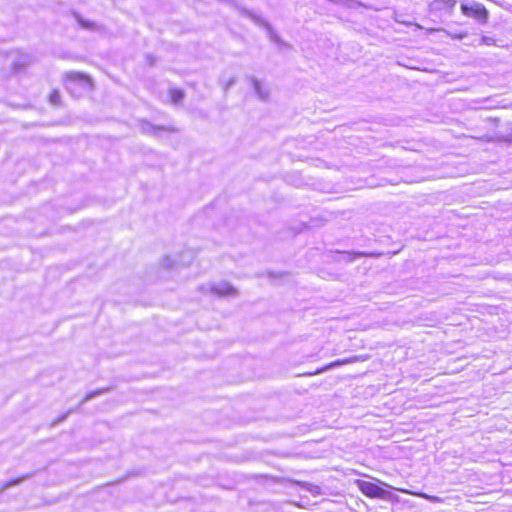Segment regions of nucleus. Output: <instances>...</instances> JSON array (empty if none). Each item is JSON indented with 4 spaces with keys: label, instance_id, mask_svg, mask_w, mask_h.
I'll use <instances>...</instances> for the list:
<instances>
[{
    "label": "nucleus",
    "instance_id": "6e6552de",
    "mask_svg": "<svg viewBox=\"0 0 512 512\" xmlns=\"http://www.w3.org/2000/svg\"><path fill=\"white\" fill-rule=\"evenodd\" d=\"M251 81H252L254 91L258 95V97L262 100L267 99L268 91L262 87L261 83L255 78H252Z\"/></svg>",
    "mask_w": 512,
    "mask_h": 512
},
{
    "label": "nucleus",
    "instance_id": "39448f33",
    "mask_svg": "<svg viewBox=\"0 0 512 512\" xmlns=\"http://www.w3.org/2000/svg\"><path fill=\"white\" fill-rule=\"evenodd\" d=\"M9 57L12 61L14 70H20L31 63V56L27 53L20 52L18 50L11 51Z\"/></svg>",
    "mask_w": 512,
    "mask_h": 512
},
{
    "label": "nucleus",
    "instance_id": "a211bd4d",
    "mask_svg": "<svg viewBox=\"0 0 512 512\" xmlns=\"http://www.w3.org/2000/svg\"><path fill=\"white\" fill-rule=\"evenodd\" d=\"M481 43L482 44H485V45H494L495 44V39L492 38V37H489V36H483L481 38Z\"/></svg>",
    "mask_w": 512,
    "mask_h": 512
},
{
    "label": "nucleus",
    "instance_id": "2eb2a0df",
    "mask_svg": "<svg viewBox=\"0 0 512 512\" xmlns=\"http://www.w3.org/2000/svg\"><path fill=\"white\" fill-rule=\"evenodd\" d=\"M50 102L53 105H58L60 103V94L57 91H53L50 94Z\"/></svg>",
    "mask_w": 512,
    "mask_h": 512
},
{
    "label": "nucleus",
    "instance_id": "f03ea898",
    "mask_svg": "<svg viewBox=\"0 0 512 512\" xmlns=\"http://www.w3.org/2000/svg\"><path fill=\"white\" fill-rule=\"evenodd\" d=\"M357 485L359 490L367 497L370 498H379V499H389L392 496V493L383 489L379 485L364 481V480H358Z\"/></svg>",
    "mask_w": 512,
    "mask_h": 512
},
{
    "label": "nucleus",
    "instance_id": "aec40b11",
    "mask_svg": "<svg viewBox=\"0 0 512 512\" xmlns=\"http://www.w3.org/2000/svg\"><path fill=\"white\" fill-rule=\"evenodd\" d=\"M236 83V79L234 77L230 78L228 82L225 84L224 89L228 90L231 86H233Z\"/></svg>",
    "mask_w": 512,
    "mask_h": 512
},
{
    "label": "nucleus",
    "instance_id": "f257e3e1",
    "mask_svg": "<svg viewBox=\"0 0 512 512\" xmlns=\"http://www.w3.org/2000/svg\"><path fill=\"white\" fill-rule=\"evenodd\" d=\"M460 8L463 15L473 18L479 23L484 24L488 20L489 13L485 6L481 3L475 1L471 3H462Z\"/></svg>",
    "mask_w": 512,
    "mask_h": 512
},
{
    "label": "nucleus",
    "instance_id": "1a4fd4ad",
    "mask_svg": "<svg viewBox=\"0 0 512 512\" xmlns=\"http://www.w3.org/2000/svg\"><path fill=\"white\" fill-rule=\"evenodd\" d=\"M169 95L173 104H179L184 98V93L180 89H171Z\"/></svg>",
    "mask_w": 512,
    "mask_h": 512
},
{
    "label": "nucleus",
    "instance_id": "9d476101",
    "mask_svg": "<svg viewBox=\"0 0 512 512\" xmlns=\"http://www.w3.org/2000/svg\"><path fill=\"white\" fill-rule=\"evenodd\" d=\"M301 487L306 491L310 492L313 496H317L321 494V487L309 482L301 483Z\"/></svg>",
    "mask_w": 512,
    "mask_h": 512
},
{
    "label": "nucleus",
    "instance_id": "0eeeda50",
    "mask_svg": "<svg viewBox=\"0 0 512 512\" xmlns=\"http://www.w3.org/2000/svg\"><path fill=\"white\" fill-rule=\"evenodd\" d=\"M140 130L145 134H151L157 136L160 131L163 130L162 127L154 126L148 121L140 122Z\"/></svg>",
    "mask_w": 512,
    "mask_h": 512
},
{
    "label": "nucleus",
    "instance_id": "dca6fc26",
    "mask_svg": "<svg viewBox=\"0 0 512 512\" xmlns=\"http://www.w3.org/2000/svg\"><path fill=\"white\" fill-rule=\"evenodd\" d=\"M29 477H30V475H29V474H27V475H24V476H23V477H21V478H17V479H15V480H13V481H10V482L6 483L5 488L10 487V486L17 485V484L21 483L23 480H25V479H27V478H29Z\"/></svg>",
    "mask_w": 512,
    "mask_h": 512
},
{
    "label": "nucleus",
    "instance_id": "423d86ee",
    "mask_svg": "<svg viewBox=\"0 0 512 512\" xmlns=\"http://www.w3.org/2000/svg\"><path fill=\"white\" fill-rule=\"evenodd\" d=\"M211 291L219 296H230L236 294V290L227 282H221L211 286Z\"/></svg>",
    "mask_w": 512,
    "mask_h": 512
},
{
    "label": "nucleus",
    "instance_id": "6ab92c4d",
    "mask_svg": "<svg viewBox=\"0 0 512 512\" xmlns=\"http://www.w3.org/2000/svg\"><path fill=\"white\" fill-rule=\"evenodd\" d=\"M70 412H71V410H69L67 413H65V414L61 415L57 420H55V421L53 422V425H56V424H59V423L63 422V421L67 418V416H68V414H69Z\"/></svg>",
    "mask_w": 512,
    "mask_h": 512
},
{
    "label": "nucleus",
    "instance_id": "4468645a",
    "mask_svg": "<svg viewBox=\"0 0 512 512\" xmlns=\"http://www.w3.org/2000/svg\"><path fill=\"white\" fill-rule=\"evenodd\" d=\"M343 363H344V361L336 360V361H334V362L330 363L329 365L325 366V367H324V368H322L321 370H318L316 373H321V372H324V371L330 370V369H332V368H335V367L341 366Z\"/></svg>",
    "mask_w": 512,
    "mask_h": 512
},
{
    "label": "nucleus",
    "instance_id": "7ed1b4c3",
    "mask_svg": "<svg viewBox=\"0 0 512 512\" xmlns=\"http://www.w3.org/2000/svg\"><path fill=\"white\" fill-rule=\"evenodd\" d=\"M78 87L80 92L88 91L92 87L91 80L88 76L78 72H70L67 74L66 88L74 93V87Z\"/></svg>",
    "mask_w": 512,
    "mask_h": 512
},
{
    "label": "nucleus",
    "instance_id": "f8f14e48",
    "mask_svg": "<svg viewBox=\"0 0 512 512\" xmlns=\"http://www.w3.org/2000/svg\"><path fill=\"white\" fill-rule=\"evenodd\" d=\"M109 391V388H103V389H97L95 391L89 392L85 395L84 399L82 400V403L87 402L99 395H102Z\"/></svg>",
    "mask_w": 512,
    "mask_h": 512
},
{
    "label": "nucleus",
    "instance_id": "9b49d317",
    "mask_svg": "<svg viewBox=\"0 0 512 512\" xmlns=\"http://www.w3.org/2000/svg\"><path fill=\"white\" fill-rule=\"evenodd\" d=\"M328 1L331 3H334V4L342 5L347 8H355V7H358L361 5V3H359L356 0H328Z\"/></svg>",
    "mask_w": 512,
    "mask_h": 512
},
{
    "label": "nucleus",
    "instance_id": "412c9836",
    "mask_svg": "<svg viewBox=\"0 0 512 512\" xmlns=\"http://www.w3.org/2000/svg\"><path fill=\"white\" fill-rule=\"evenodd\" d=\"M148 61H149L150 65H153L154 62H153V60H152V58L150 56L148 57Z\"/></svg>",
    "mask_w": 512,
    "mask_h": 512
},
{
    "label": "nucleus",
    "instance_id": "20e7f679",
    "mask_svg": "<svg viewBox=\"0 0 512 512\" xmlns=\"http://www.w3.org/2000/svg\"><path fill=\"white\" fill-rule=\"evenodd\" d=\"M457 0H433L429 4L431 13H440L445 11L449 16L453 14Z\"/></svg>",
    "mask_w": 512,
    "mask_h": 512
},
{
    "label": "nucleus",
    "instance_id": "ddd939ff",
    "mask_svg": "<svg viewBox=\"0 0 512 512\" xmlns=\"http://www.w3.org/2000/svg\"><path fill=\"white\" fill-rule=\"evenodd\" d=\"M77 21L81 25V27H83L85 29H94L95 28V23L90 22L88 20H84L80 16H77Z\"/></svg>",
    "mask_w": 512,
    "mask_h": 512
},
{
    "label": "nucleus",
    "instance_id": "f3484780",
    "mask_svg": "<svg viewBox=\"0 0 512 512\" xmlns=\"http://www.w3.org/2000/svg\"><path fill=\"white\" fill-rule=\"evenodd\" d=\"M162 265L166 268H172L175 265V261L172 260L169 256H167L163 259Z\"/></svg>",
    "mask_w": 512,
    "mask_h": 512
}]
</instances>
